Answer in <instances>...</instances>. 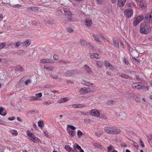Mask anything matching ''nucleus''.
<instances>
[{
  "instance_id": "nucleus-30",
  "label": "nucleus",
  "mask_w": 152,
  "mask_h": 152,
  "mask_svg": "<svg viewBox=\"0 0 152 152\" xmlns=\"http://www.w3.org/2000/svg\"><path fill=\"white\" fill-rule=\"evenodd\" d=\"M113 43L114 44L115 46L117 48H119V45L118 43V42H117V41L115 40L114 38H113Z\"/></svg>"
},
{
  "instance_id": "nucleus-42",
  "label": "nucleus",
  "mask_w": 152,
  "mask_h": 152,
  "mask_svg": "<svg viewBox=\"0 0 152 152\" xmlns=\"http://www.w3.org/2000/svg\"><path fill=\"white\" fill-rule=\"evenodd\" d=\"M6 43H0V49H1L5 46Z\"/></svg>"
},
{
  "instance_id": "nucleus-46",
  "label": "nucleus",
  "mask_w": 152,
  "mask_h": 152,
  "mask_svg": "<svg viewBox=\"0 0 152 152\" xmlns=\"http://www.w3.org/2000/svg\"><path fill=\"white\" fill-rule=\"evenodd\" d=\"M124 63L126 65H130V64L129 63V61L128 59H124Z\"/></svg>"
},
{
  "instance_id": "nucleus-63",
  "label": "nucleus",
  "mask_w": 152,
  "mask_h": 152,
  "mask_svg": "<svg viewBox=\"0 0 152 152\" xmlns=\"http://www.w3.org/2000/svg\"><path fill=\"white\" fill-rule=\"evenodd\" d=\"M72 107L74 108H77L76 104H74L72 105Z\"/></svg>"
},
{
  "instance_id": "nucleus-49",
  "label": "nucleus",
  "mask_w": 152,
  "mask_h": 152,
  "mask_svg": "<svg viewBox=\"0 0 152 152\" xmlns=\"http://www.w3.org/2000/svg\"><path fill=\"white\" fill-rule=\"evenodd\" d=\"M95 135L98 137H100L101 136V134L99 132H96L95 133Z\"/></svg>"
},
{
  "instance_id": "nucleus-28",
  "label": "nucleus",
  "mask_w": 152,
  "mask_h": 152,
  "mask_svg": "<svg viewBox=\"0 0 152 152\" xmlns=\"http://www.w3.org/2000/svg\"><path fill=\"white\" fill-rule=\"evenodd\" d=\"M124 0H118V5L119 7H122L124 6Z\"/></svg>"
},
{
  "instance_id": "nucleus-6",
  "label": "nucleus",
  "mask_w": 152,
  "mask_h": 152,
  "mask_svg": "<svg viewBox=\"0 0 152 152\" xmlns=\"http://www.w3.org/2000/svg\"><path fill=\"white\" fill-rule=\"evenodd\" d=\"M143 17L142 15L139 16H136L135 17V20L133 21V25L136 26L143 19Z\"/></svg>"
},
{
  "instance_id": "nucleus-22",
  "label": "nucleus",
  "mask_w": 152,
  "mask_h": 152,
  "mask_svg": "<svg viewBox=\"0 0 152 152\" xmlns=\"http://www.w3.org/2000/svg\"><path fill=\"white\" fill-rule=\"evenodd\" d=\"M72 147L73 148V150H77H77H79V149L80 148V146L77 144L75 143L73 145Z\"/></svg>"
},
{
  "instance_id": "nucleus-17",
  "label": "nucleus",
  "mask_w": 152,
  "mask_h": 152,
  "mask_svg": "<svg viewBox=\"0 0 152 152\" xmlns=\"http://www.w3.org/2000/svg\"><path fill=\"white\" fill-rule=\"evenodd\" d=\"M97 35L95 34H93V37L94 39V40L97 42V43L99 45H101L102 44L101 42L100 41L99 39L98 38L99 37Z\"/></svg>"
},
{
  "instance_id": "nucleus-32",
  "label": "nucleus",
  "mask_w": 152,
  "mask_h": 152,
  "mask_svg": "<svg viewBox=\"0 0 152 152\" xmlns=\"http://www.w3.org/2000/svg\"><path fill=\"white\" fill-rule=\"evenodd\" d=\"M98 36L99 37H100L101 38L104 42H105L106 40H107L106 38L104 37V36L102 34H99V35H98Z\"/></svg>"
},
{
  "instance_id": "nucleus-39",
  "label": "nucleus",
  "mask_w": 152,
  "mask_h": 152,
  "mask_svg": "<svg viewBox=\"0 0 152 152\" xmlns=\"http://www.w3.org/2000/svg\"><path fill=\"white\" fill-rule=\"evenodd\" d=\"M21 44V43L20 41H18L14 45L15 47L18 48L20 45Z\"/></svg>"
},
{
  "instance_id": "nucleus-3",
  "label": "nucleus",
  "mask_w": 152,
  "mask_h": 152,
  "mask_svg": "<svg viewBox=\"0 0 152 152\" xmlns=\"http://www.w3.org/2000/svg\"><path fill=\"white\" fill-rule=\"evenodd\" d=\"M76 129V127L72 125H67L66 128V131L70 137H73L75 136V130Z\"/></svg>"
},
{
  "instance_id": "nucleus-64",
  "label": "nucleus",
  "mask_w": 152,
  "mask_h": 152,
  "mask_svg": "<svg viewBox=\"0 0 152 152\" xmlns=\"http://www.w3.org/2000/svg\"><path fill=\"white\" fill-rule=\"evenodd\" d=\"M112 2L113 3H114L116 2L117 0H111Z\"/></svg>"
},
{
  "instance_id": "nucleus-48",
  "label": "nucleus",
  "mask_w": 152,
  "mask_h": 152,
  "mask_svg": "<svg viewBox=\"0 0 152 152\" xmlns=\"http://www.w3.org/2000/svg\"><path fill=\"white\" fill-rule=\"evenodd\" d=\"M53 58L54 59L56 60H57L58 59V56L57 55H53Z\"/></svg>"
},
{
  "instance_id": "nucleus-52",
  "label": "nucleus",
  "mask_w": 152,
  "mask_h": 152,
  "mask_svg": "<svg viewBox=\"0 0 152 152\" xmlns=\"http://www.w3.org/2000/svg\"><path fill=\"white\" fill-rule=\"evenodd\" d=\"M20 5L19 4H17L16 5H13V7L15 8H19L20 7Z\"/></svg>"
},
{
  "instance_id": "nucleus-21",
  "label": "nucleus",
  "mask_w": 152,
  "mask_h": 152,
  "mask_svg": "<svg viewBox=\"0 0 152 152\" xmlns=\"http://www.w3.org/2000/svg\"><path fill=\"white\" fill-rule=\"evenodd\" d=\"M84 68L85 71L88 73L91 74L92 72V71L90 67L87 65H85L84 66Z\"/></svg>"
},
{
  "instance_id": "nucleus-25",
  "label": "nucleus",
  "mask_w": 152,
  "mask_h": 152,
  "mask_svg": "<svg viewBox=\"0 0 152 152\" xmlns=\"http://www.w3.org/2000/svg\"><path fill=\"white\" fill-rule=\"evenodd\" d=\"M140 7L142 9L145 8L146 7V4L145 2H141L139 5Z\"/></svg>"
},
{
  "instance_id": "nucleus-47",
  "label": "nucleus",
  "mask_w": 152,
  "mask_h": 152,
  "mask_svg": "<svg viewBox=\"0 0 152 152\" xmlns=\"http://www.w3.org/2000/svg\"><path fill=\"white\" fill-rule=\"evenodd\" d=\"M30 9H31L32 10L36 11L37 10L38 8L36 7H31L30 8Z\"/></svg>"
},
{
  "instance_id": "nucleus-16",
  "label": "nucleus",
  "mask_w": 152,
  "mask_h": 152,
  "mask_svg": "<svg viewBox=\"0 0 152 152\" xmlns=\"http://www.w3.org/2000/svg\"><path fill=\"white\" fill-rule=\"evenodd\" d=\"M146 19L147 21L150 23L152 22V16L150 13H148L145 16Z\"/></svg>"
},
{
  "instance_id": "nucleus-59",
  "label": "nucleus",
  "mask_w": 152,
  "mask_h": 152,
  "mask_svg": "<svg viewBox=\"0 0 152 152\" xmlns=\"http://www.w3.org/2000/svg\"><path fill=\"white\" fill-rule=\"evenodd\" d=\"M30 80H28L25 82V84L27 85L28 84V83L29 82Z\"/></svg>"
},
{
  "instance_id": "nucleus-8",
  "label": "nucleus",
  "mask_w": 152,
  "mask_h": 152,
  "mask_svg": "<svg viewBox=\"0 0 152 152\" xmlns=\"http://www.w3.org/2000/svg\"><path fill=\"white\" fill-rule=\"evenodd\" d=\"M124 14L125 16L128 18L131 17L133 15V11L131 9H127L125 10Z\"/></svg>"
},
{
  "instance_id": "nucleus-40",
  "label": "nucleus",
  "mask_w": 152,
  "mask_h": 152,
  "mask_svg": "<svg viewBox=\"0 0 152 152\" xmlns=\"http://www.w3.org/2000/svg\"><path fill=\"white\" fill-rule=\"evenodd\" d=\"M68 99L67 97L63 98L61 99L60 101L61 102H63L67 101Z\"/></svg>"
},
{
  "instance_id": "nucleus-23",
  "label": "nucleus",
  "mask_w": 152,
  "mask_h": 152,
  "mask_svg": "<svg viewBox=\"0 0 152 152\" xmlns=\"http://www.w3.org/2000/svg\"><path fill=\"white\" fill-rule=\"evenodd\" d=\"M10 132L13 136H16L18 135V132L15 130H11L10 131Z\"/></svg>"
},
{
  "instance_id": "nucleus-51",
  "label": "nucleus",
  "mask_w": 152,
  "mask_h": 152,
  "mask_svg": "<svg viewBox=\"0 0 152 152\" xmlns=\"http://www.w3.org/2000/svg\"><path fill=\"white\" fill-rule=\"evenodd\" d=\"M30 99L31 100H36V99L35 96H32L30 97Z\"/></svg>"
},
{
  "instance_id": "nucleus-9",
  "label": "nucleus",
  "mask_w": 152,
  "mask_h": 152,
  "mask_svg": "<svg viewBox=\"0 0 152 152\" xmlns=\"http://www.w3.org/2000/svg\"><path fill=\"white\" fill-rule=\"evenodd\" d=\"M129 50L130 52V55L132 57H137L138 56V53L137 51L135 50H131L129 48Z\"/></svg>"
},
{
  "instance_id": "nucleus-19",
  "label": "nucleus",
  "mask_w": 152,
  "mask_h": 152,
  "mask_svg": "<svg viewBox=\"0 0 152 152\" xmlns=\"http://www.w3.org/2000/svg\"><path fill=\"white\" fill-rule=\"evenodd\" d=\"M107 152H118L115 150L114 147L112 145L109 146L107 147Z\"/></svg>"
},
{
  "instance_id": "nucleus-5",
  "label": "nucleus",
  "mask_w": 152,
  "mask_h": 152,
  "mask_svg": "<svg viewBox=\"0 0 152 152\" xmlns=\"http://www.w3.org/2000/svg\"><path fill=\"white\" fill-rule=\"evenodd\" d=\"M65 15L67 17L68 20L69 21H73L71 18L72 17V13L70 11L66 8L63 9Z\"/></svg>"
},
{
  "instance_id": "nucleus-62",
  "label": "nucleus",
  "mask_w": 152,
  "mask_h": 152,
  "mask_svg": "<svg viewBox=\"0 0 152 152\" xmlns=\"http://www.w3.org/2000/svg\"><path fill=\"white\" fill-rule=\"evenodd\" d=\"M78 150H79L80 151V152H84V150L83 149H82L81 147H80V148Z\"/></svg>"
},
{
  "instance_id": "nucleus-53",
  "label": "nucleus",
  "mask_w": 152,
  "mask_h": 152,
  "mask_svg": "<svg viewBox=\"0 0 152 152\" xmlns=\"http://www.w3.org/2000/svg\"><path fill=\"white\" fill-rule=\"evenodd\" d=\"M15 119V117H12L10 118H8V119L10 121H12L14 120Z\"/></svg>"
},
{
  "instance_id": "nucleus-31",
  "label": "nucleus",
  "mask_w": 152,
  "mask_h": 152,
  "mask_svg": "<svg viewBox=\"0 0 152 152\" xmlns=\"http://www.w3.org/2000/svg\"><path fill=\"white\" fill-rule=\"evenodd\" d=\"M80 42L81 45L83 46H84L87 44L85 40L81 39H80Z\"/></svg>"
},
{
  "instance_id": "nucleus-55",
  "label": "nucleus",
  "mask_w": 152,
  "mask_h": 152,
  "mask_svg": "<svg viewBox=\"0 0 152 152\" xmlns=\"http://www.w3.org/2000/svg\"><path fill=\"white\" fill-rule=\"evenodd\" d=\"M140 143H141L142 146L143 147H144L145 146L144 145L143 143L142 142V140L140 139Z\"/></svg>"
},
{
  "instance_id": "nucleus-33",
  "label": "nucleus",
  "mask_w": 152,
  "mask_h": 152,
  "mask_svg": "<svg viewBox=\"0 0 152 152\" xmlns=\"http://www.w3.org/2000/svg\"><path fill=\"white\" fill-rule=\"evenodd\" d=\"M38 126L40 127H42L44 126L43 122L42 121H39L38 123Z\"/></svg>"
},
{
  "instance_id": "nucleus-61",
  "label": "nucleus",
  "mask_w": 152,
  "mask_h": 152,
  "mask_svg": "<svg viewBox=\"0 0 152 152\" xmlns=\"http://www.w3.org/2000/svg\"><path fill=\"white\" fill-rule=\"evenodd\" d=\"M17 120L21 122L22 121V120L21 119H20V118L19 117H18L17 118Z\"/></svg>"
},
{
  "instance_id": "nucleus-44",
  "label": "nucleus",
  "mask_w": 152,
  "mask_h": 152,
  "mask_svg": "<svg viewBox=\"0 0 152 152\" xmlns=\"http://www.w3.org/2000/svg\"><path fill=\"white\" fill-rule=\"evenodd\" d=\"M132 59L136 61V62L137 63V64H139L140 63V60L137 59L134 57H132Z\"/></svg>"
},
{
  "instance_id": "nucleus-50",
  "label": "nucleus",
  "mask_w": 152,
  "mask_h": 152,
  "mask_svg": "<svg viewBox=\"0 0 152 152\" xmlns=\"http://www.w3.org/2000/svg\"><path fill=\"white\" fill-rule=\"evenodd\" d=\"M51 77L54 79H56L58 77V76L56 75H51Z\"/></svg>"
},
{
  "instance_id": "nucleus-38",
  "label": "nucleus",
  "mask_w": 152,
  "mask_h": 152,
  "mask_svg": "<svg viewBox=\"0 0 152 152\" xmlns=\"http://www.w3.org/2000/svg\"><path fill=\"white\" fill-rule=\"evenodd\" d=\"M82 132L80 130H78L77 132V136L79 137H80L82 135Z\"/></svg>"
},
{
  "instance_id": "nucleus-34",
  "label": "nucleus",
  "mask_w": 152,
  "mask_h": 152,
  "mask_svg": "<svg viewBox=\"0 0 152 152\" xmlns=\"http://www.w3.org/2000/svg\"><path fill=\"white\" fill-rule=\"evenodd\" d=\"M23 45H25V46H28L30 45V43L29 42V41L28 40H26V41L23 42Z\"/></svg>"
},
{
  "instance_id": "nucleus-41",
  "label": "nucleus",
  "mask_w": 152,
  "mask_h": 152,
  "mask_svg": "<svg viewBox=\"0 0 152 152\" xmlns=\"http://www.w3.org/2000/svg\"><path fill=\"white\" fill-rule=\"evenodd\" d=\"M96 64L98 67H102V63L101 61H97L96 62Z\"/></svg>"
},
{
  "instance_id": "nucleus-57",
  "label": "nucleus",
  "mask_w": 152,
  "mask_h": 152,
  "mask_svg": "<svg viewBox=\"0 0 152 152\" xmlns=\"http://www.w3.org/2000/svg\"><path fill=\"white\" fill-rule=\"evenodd\" d=\"M67 30L69 31L72 32L73 30L71 28H69L67 29Z\"/></svg>"
},
{
  "instance_id": "nucleus-15",
  "label": "nucleus",
  "mask_w": 152,
  "mask_h": 152,
  "mask_svg": "<svg viewBox=\"0 0 152 152\" xmlns=\"http://www.w3.org/2000/svg\"><path fill=\"white\" fill-rule=\"evenodd\" d=\"M105 66L107 68L110 70H113L114 68L113 67L110 65V63L107 61H105L104 62Z\"/></svg>"
},
{
  "instance_id": "nucleus-35",
  "label": "nucleus",
  "mask_w": 152,
  "mask_h": 152,
  "mask_svg": "<svg viewBox=\"0 0 152 152\" xmlns=\"http://www.w3.org/2000/svg\"><path fill=\"white\" fill-rule=\"evenodd\" d=\"M94 145L97 148H100L101 146V145L98 142H94Z\"/></svg>"
},
{
  "instance_id": "nucleus-10",
  "label": "nucleus",
  "mask_w": 152,
  "mask_h": 152,
  "mask_svg": "<svg viewBox=\"0 0 152 152\" xmlns=\"http://www.w3.org/2000/svg\"><path fill=\"white\" fill-rule=\"evenodd\" d=\"M139 82H136L132 84V88L135 89H141L142 88V87L140 86Z\"/></svg>"
},
{
  "instance_id": "nucleus-36",
  "label": "nucleus",
  "mask_w": 152,
  "mask_h": 152,
  "mask_svg": "<svg viewBox=\"0 0 152 152\" xmlns=\"http://www.w3.org/2000/svg\"><path fill=\"white\" fill-rule=\"evenodd\" d=\"M76 105L77 108H81L84 107V105L83 104H79Z\"/></svg>"
},
{
  "instance_id": "nucleus-45",
  "label": "nucleus",
  "mask_w": 152,
  "mask_h": 152,
  "mask_svg": "<svg viewBox=\"0 0 152 152\" xmlns=\"http://www.w3.org/2000/svg\"><path fill=\"white\" fill-rule=\"evenodd\" d=\"M44 133L45 135L48 138L50 137V136L49 135V134L47 131H45L44 132Z\"/></svg>"
},
{
  "instance_id": "nucleus-18",
  "label": "nucleus",
  "mask_w": 152,
  "mask_h": 152,
  "mask_svg": "<svg viewBox=\"0 0 152 152\" xmlns=\"http://www.w3.org/2000/svg\"><path fill=\"white\" fill-rule=\"evenodd\" d=\"M4 108L2 107H0V115L2 116H5L7 115L6 111H4Z\"/></svg>"
},
{
  "instance_id": "nucleus-24",
  "label": "nucleus",
  "mask_w": 152,
  "mask_h": 152,
  "mask_svg": "<svg viewBox=\"0 0 152 152\" xmlns=\"http://www.w3.org/2000/svg\"><path fill=\"white\" fill-rule=\"evenodd\" d=\"M82 83L83 84L88 86H90L92 85H93V84L92 83L84 80L83 81Z\"/></svg>"
},
{
  "instance_id": "nucleus-2",
  "label": "nucleus",
  "mask_w": 152,
  "mask_h": 152,
  "mask_svg": "<svg viewBox=\"0 0 152 152\" xmlns=\"http://www.w3.org/2000/svg\"><path fill=\"white\" fill-rule=\"evenodd\" d=\"M26 134L29 139L34 143H37L41 141L38 138L35 137L33 132H31L30 130H28L27 131Z\"/></svg>"
},
{
  "instance_id": "nucleus-14",
  "label": "nucleus",
  "mask_w": 152,
  "mask_h": 152,
  "mask_svg": "<svg viewBox=\"0 0 152 152\" xmlns=\"http://www.w3.org/2000/svg\"><path fill=\"white\" fill-rule=\"evenodd\" d=\"M52 62V61L49 59H44L40 60V63L42 64L51 63Z\"/></svg>"
},
{
  "instance_id": "nucleus-11",
  "label": "nucleus",
  "mask_w": 152,
  "mask_h": 152,
  "mask_svg": "<svg viewBox=\"0 0 152 152\" xmlns=\"http://www.w3.org/2000/svg\"><path fill=\"white\" fill-rule=\"evenodd\" d=\"M90 91V89L89 88H81L79 91L80 93L82 94H86Z\"/></svg>"
},
{
  "instance_id": "nucleus-60",
  "label": "nucleus",
  "mask_w": 152,
  "mask_h": 152,
  "mask_svg": "<svg viewBox=\"0 0 152 152\" xmlns=\"http://www.w3.org/2000/svg\"><path fill=\"white\" fill-rule=\"evenodd\" d=\"M33 126L34 128L36 129H37V125L36 124H34Z\"/></svg>"
},
{
  "instance_id": "nucleus-12",
  "label": "nucleus",
  "mask_w": 152,
  "mask_h": 152,
  "mask_svg": "<svg viewBox=\"0 0 152 152\" xmlns=\"http://www.w3.org/2000/svg\"><path fill=\"white\" fill-rule=\"evenodd\" d=\"M64 148L67 151L69 152H78L77 150H73V148L69 145H65Z\"/></svg>"
},
{
  "instance_id": "nucleus-43",
  "label": "nucleus",
  "mask_w": 152,
  "mask_h": 152,
  "mask_svg": "<svg viewBox=\"0 0 152 152\" xmlns=\"http://www.w3.org/2000/svg\"><path fill=\"white\" fill-rule=\"evenodd\" d=\"M133 5V4L132 2L128 3L126 5V7H132Z\"/></svg>"
},
{
  "instance_id": "nucleus-54",
  "label": "nucleus",
  "mask_w": 152,
  "mask_h": 152,
  "mask_svg": "<svg viewBox=\"0 0 152 152\" xmlns=\"http://www.w3.org/2000/svg\"><path fill=\"white\" fill-rule=\"evenodd\" d=\"M51 103L50 102H44V104H49Z\"/></svg>"
},
{
  "instance_id": "nucleus-7",
  "label": "nucleus",
  "mask_w": 152,
  "mask_h": 152,
  "mask_svg": "<svg viewBox=\"0 0 152 152\" xmlns=\"http://www.w3.org/2000/svg\"><path fill=\"white\" fill-rule=\"evenodd\" d=\"M90 114L93 116L99 117L100 116V113L98 110L96 109L91 110L89 112Z\"/></svg>"
},
{
  "instance_id": "nucleus-27",
  "label": "nucleus",
  "mask_w": 152,
  "mask_h": 152,
  "mask_svg": "<svg viewBox=\"0 0 152 152\" xmlns=\"http://www.w3.org/2000/svg\"><path fill=\"white\" fill-rule=\"evenodd\" d=\"M91 58H95L98 59L100 58L98 54L96 53H93L91 55Z\"/></svg>"
},
{
  "instance_id": "nucleus-26",
  "label": "nucleus",
  "mask_w": 152,
  "mask_h": 152,
  "mask_svg": "<svg viewBox=\"0 0 152 152\" xmlns=\"http://www.w3.org/2000/svg\"><path fill=\"white\" fill-rule=\"evenodd\" d=\"M42 93H39L38 94H36L35 95V98L36 99V101H38L40 100V98L42 97Z\"/></svg>"
},
{
  "instance_id": "nucleus-20",
  "label": "nucleus",
  "mask_w": 152,
  "mask_h": 152,
  "mask_svg": "<svg viewBox=\"0 0 152 152\" xmlns=\"http://www.w3.org/2000/svg\"><path fill=\"white\" fill-rule=\"evenodd\" d=\"M75 72L73 70H70L67 71L65 73V75L66 76H70L74 75Z\"/></svg>"
},
{
  "instance_id": "nucleus-13",
  "label": "nucleus",
  "mask_w": 152,
  "mask_h": 152,
  "mask_svg": "<svg viewBox=\"0 0 152 152\" xmlns=\"http://www.w3.org/2000/svg\"><path fill=\"white\" fill-rule=\"evenodd\" d=\"M92 23V20L90 18H86L85 21V25L88 27L90 26Z\"/></svg>"
},
{
  "instance_id": "nucleus-29",
  "label": "nucleus",
  "mask_w": 152,
  "mask_h": 152,
  "mask_svg": "<svg viewBox=\"0 0 152 152\" xmlns=\"http://www.w3.org/2000/svg\"><path fill=\"white\" fill-rule=\"evenodd\" d=\"M44 68L47 71H52L54 69L53 68L51 67H47L46 66H44Z\"/></svg>"
},
{
  "instance_id": "nucleus-4",
  "label": "nucleus",
  "mask_w": 152,
  "mask_h": 152,
  "mask_svg": "<svg viewBox=\"0 0 152 152\" xmlns=\"http://www.w3.org/2000/svg\"><path fill=\"white\" fill-rule=\"evenodd\" d=\"M149 27L145 23H142L140 28V32L144 34H147L149 32Z\"/></svg>"
},
{
  "instance_id": "nucleus-1",
  "label": "nucleus",
  "mask_w": 152,
  "mask_h": 152,
  "mask_svg": "<svg viewBox=\"0 0 152 152\" xmlns=\"http://www.w3.org/2000/svg\"><path fill=\"white\" fill-rule=\"evenodd\" d=\"M104 130L106 133L112 134H118L121 132L120 130L118 129H114L111 127H104Z\"/></svg>"
},
{
  "instance_id": "nucleus-56",
  "label": "nucleus",
  "mask_w": 152,
  "mask_h": 152,
  "mask_svg": "<svg viewBox=\"0 0 152 152\" xmlns=\"http://www.w3.org/2000/svg\"><path fill=\"white\" fill-rule=\"evenodd\" d=\"M113 101L111 100L108 102H107V104H113Z\"/></svg>"
},
{
  "instance_id": "nucleus-37",
  "label": "nucleus",
  "mask_w": 152,
  "mask_h": 152,
  "mask_svg": "<svg viewBox=\"0 0 152 152\" xmlns=\"http://www.w3.org/2000/svg\"><path fill=\"white\" fill-rule=\"evenodd\" d=\"M97 4L98 5L102 4L104 0H96Z\"/></svg>"
},
{
  "instance_id": "nucleus-58",
  "label": "nucleus",
  "mask_w": 152,
  "mask_h": 152,
  "mask_svg": "<svg viewBox=\"0 0 152 152\" xmlns=\"http://www.w3.org/2000/svg\"><path fill=\"white\" fill-rule=\"evenodd\" d=\"M143 88L144 89H146V90L147 91H148L149 90V88L148 86H143Z\"/></svg>"
}]
</instances>
